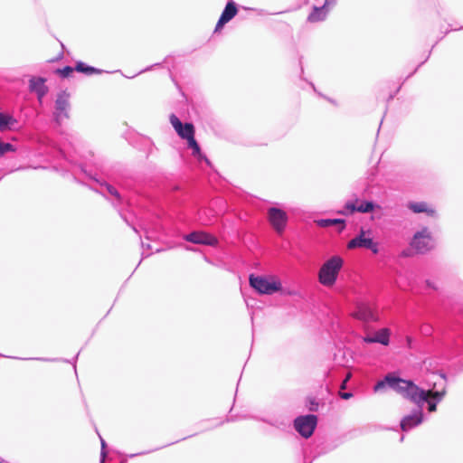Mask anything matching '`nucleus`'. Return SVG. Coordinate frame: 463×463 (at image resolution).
<instances>
[{
  "instance_id": "1",
  "label": "nucleus",
  "mask_w": 463,
  "mask_h": 463,
  "mask_svg": "<svg viewBox=\"0 0 463 463\" xmlns=\"http://www.w3.org/2000/svg\"><path fill=\"white\" fill-rule=\"evenodd\" d=\"M386 386L417 405V409L414 410L411 414L404 416L401 420V429L402 431H409L421 424L423 421L422 408L425 402L428 401V392L414 384L411 381L402 379L395 376L393 373H388L383 380L378 381L373 386V392H378Z\"/></svg>"
},
{
  "instance_id": "2",
  "label": "nucleus",
  "mask_w": 463,
  "mask_h": 463,
  "mask_svg": "<svg viewBox=\"0 0 463 463\" xmlns=\"http://www.w3.org/2000/svg\"><path fill=\"white\" fill-rule=\"evenodd\" d=\"M344 264L340 256H333L327 260L320 268L318 272L319 282L326 287H332L336 279L339 271Z\"/></svg>"
},
{
  "instance_id": "3",
  "label": "nucleus",
  "mask_w": 463,
  "mask_h": 463,
  "mask_svg": "<svg viewBox=\"0 0 463 463\" xmlns=\"http://www.w3.org/2000/svg\"><path fill=\"white\" fill-rule=\"evenodd\" d=\"M250 285L258 293L272 295L281 289V282L273 276H254L251 274L249 278Z\"/></svg>"
},
{
  "instance_id": "4",
  "label": "nucleus",
  "mask_w": 463,
  "mask_h": 463,
  "mask_svg": "<svg viewBox=\"0 0 463 463\" xmlns=\"http://www.w3.org/2000/svg\"><path fill=\"white\" fill-rule=\"evenodd\" d=\"M411 247L420 254H424L435 248V240L427 227L415 232L411 241Z\"/></svg>"
},
{
  "instance_id": "5",
  "label": "nucleus",
  "mask_w": 463,
  "mask_h": 463,
  "mask_svg": "<svg viewBox=\"0 0 463 463\" xmlns=\"http://www.w3.org/2000/svg\"><path fill=\"white\" fill-rule=\"evenodd\" d=\"M369 235L370 231L361 230L357 236L349 241L347 244L348 249L364 248L372 250L374 254H377L379 251L378 243L374 242Z\"/></svg>"
},
{
  "instance_id": "6",
  "label": "nucleus",
  "mask_w": 463,
  "mask_h": 463,
  "mask_svg": "<svg viewBox=\"0 0 463 463\" xmlns=\"http://www.w3.org/2000/svg\"><path fill=\"white\" fill-rule=\"evenodd\" d=\"M317 422L316 415L299 416L294 420V427L302 437L307 439L313 434Z\"/></svg>"
},
{
  "instance_id": "7",
  "label": "nucleus",
  "mask_w": 463,
  "mask_h": 463,
  "mask_svg": "<svg viewBox=\"0 0 463 463\" xmlns=\"http://www.w3.org/2000/svg\"><path fill=\"white\" fill-rule=\"evenodd\" d=\"M70 95L65 91H61L57 95L55 100L54 119L58 124H61L64 119L69 118V102Z\"/></svg>"
},
{
  "instance_id": "8",
  "label": "nucleus",
  "mask_w": 463,
  "mask_h": 463,
  "mask_svg": "<svg viewBox=\"0 0 463 463\" xmlns=\"http://www.w3.org/2000/svg\"><path fill=\"white\" fill-rule=\"evenodd\" d=\"M336 4V0H326L313 4V11L309 14L307 21L310 23H317L324 21L330 10Z\"/></svg>"
},
{
  "instance_id": "9",
  "label": "nucleus",
  "mask_w": 463,
  "mask_h": 463,
  "mask_svg": "<svg viewBox=\"0 0 463 463\" xmlns=\"http://www.w3.org/2000/svg\"><path fill=\"white\" fill-rule=\"evenodd\" d=\"M365 335L362 340L366 344H381L388 345L390 343L391 331L389 328H382L375 332H371L369 328L364 329Z\"/></svg>"
},
{
  "instance_id": "10",
  "label": "nucleus",
  "mask_w": 463,
  "mask_h": 463,
  "mask_svg": "<svg viewBox=\"0 0 463 463\" xmlns=\"http://www.w3.org/2000/svg\"><path fill=\"white\" fill-rule=\"evenodd\" d=\"M375 204L372 202H364L359 201L355 199L354 201H348L345 203V207L342 211L339 212L341 214H352L354 212L359 213H371L373 211Z\"/></svg>"
},
{
  "instance_id": "11",
  "label": "nucleus",
  "mask_w": 463,
  "mask_h": 463,
  "mask_svg": "<svg viewBox=\"0 0 463 463\" xmlns=\"http://www.w3.org/2000/svg\"><path fill=\"white\" fill-rule=\"evenodd\" d=\"M170 123L178 136L183 139H186L192 135H194V125L192 123H185L184 125L175 114L170 116Z\"/></svg>"
},
{
  "instance_id": "12",
  "label": "nucleus",
  "mask_w": 463,
  "mask_h": 463,
  "mask_svg": "<svg viewBox=\"0 0 463 463\" xmlns=\"http://www.w3.org/2000/svg\"><path fill=\"white\" fill-rule=\"evenodd\" d=\"M269 220L273 226V228L278 232H281L287 222V214L280 209L278 208H270L269 210Z\"/></svg>"
},
{
  "instance_id": "13",
  "label": "nucleus",
  "mask_w": 463,
  "mask_h": 463,
  "mask_svg": "<svg viewBox=\"0 0 463 463\" xmlns=\"http://www.w3.org/2000/svg\"><path fill=\"white\" fill-rule=\"evenodd\" d=\"M184 240L195 244L213 246L217 243L215 237L202 232H193L184 236Z\"/></svg>"
},
{
  "instance_id": "14",
  "label": "nucleus",
  "mask_w": 463,
  "mask_h": 463,
  "mask_svg": "<svg viewBox=\"0 0 463 463\" xmlns=\"http://www.w3.org/2000/svg\"><path fill=\"white\" fill-rule=\"evenodd\" d=\"M354 317L364 322L376 321L378 319L373 307L364 303L357 305L356 310L354 312Z\"/></svg>"
},
{
  "instance_id": "15",
  "label": "nucleus",
  "mask_w": 463,
  "mask_h": 463,
  "mask_svg": "<svg viewBox=\"0 0 463 463\" xmlns=\"http://www.w3.org/2000/svg\"><path fill=\"white\" fill-rule=\"evenodd\" d=\"M436 383L433 384L432 388H429L428 390H424L428 392V410L430 412H434L437 410V403L439 402L445 396L446 391L443 389L441 391H434Z\"/></svg>"
},
{
  "instance_id": "16",
  "label": "nucleus",
  "mask_w": 463,
  "mask_h": 463,
  "mask_svg": "<svg viewBox=\"0 0 463 463\" xmlns=\"http://www.w3.org/2000/svg\"><path fill=\"white\" fill-rule=\"evenodd\" d=\"M407 207L414 213H424L430 217H438L436 210L425 202H409Z\"/></svg>"
},
{
  "instance_id": "17",
  "label": "nucleus",
  "mask_w": 463,
  "mask_h": 463,
  "mask_svg": "<svg viewBox=\"0 0 463 463\" xmlns=\"http://www.w3.org/2000/svg\"><path fill=\"white\" fill-rule=\"evenodd\" d=\"M236 14L237 7L234 2H229L221 14V17L215 27V32L221 30L225 24L230 22L236 15Z\"/></svg>"
},
{
  "instance_id": "18",
  "label": "nucleus",
  "mask_w": 463,
  "mask_h": 463,
  "mask_svg": "<svg viewBox=\"0 0 463 463\" xmlns=\"http://www.w3.org/2000/svg\"><path fill=\"white\" fill-rule=\"evenodd\" d=\"M30 90L37 95L40 103L43 102V97L48 92V88L45 85V80L43 78H32L30 80Z\"/></svg>"
},
{
  "instance_id": "19",
  "label": "nucleus",
  "mask_w": 463,
  "mask_h": 463,
  "mask_svg": "<svg viewBox=\"0 0 463 463\" xmlns=\"http://www.w3.org/2000/svg\"><path fill=\"white\" fill-rule=\"evenodd\" d=\"M97 183L99 184V192L100 194H102L104 196L111 195L116 199L118 203H121V196L114 186L107 183H99V181H97Z\"/></svg>"
},
{
  "instance_id": "20",
  "label": "nucleus",
  "mask_w": 463,
  "mask_h": 463,
  "mask_svg": "<svg viewBox=\"0 0 463 463\" xmlns=\"http://www.w3.org/2000/svg\"><path fill=\"white\" fill-rule=\"evenodd\" d=\"M317 224L319 227H329L332 225H339V232L343 231L345 228V221L342 219H319L316 221Z\"/></svg>"
},
{
  "instance_id": "21",
  "label": "nucleus",
  "mask_w": 463,
  "mask_h": 463,
  "mask_svg": "<svg viewBox=\"0 0 463 463\" xmlns=\"http://www.w3.org/2000/svg\"><path fill=\"white\" fill-rule=\"evenodd\" d=\"M75 70L77 71H79V72H82V73H85V74H88V75H90V74H93V73H101L102 72L101 70H99V69H96L94 67L86 65L82 61H78L76 63Z\"/></svg>"
},
{
  "instance_id": "22",
  "label": "nucleus",
  "mask_w": 463,
  "mask_h": 463,
  "mask_svg": "<svg viewBox=\"0 0 463 463\" xmlns=\"http://www.w3.org/2000/svg\"><path fill=\"white\" fill-rule=\"evenodd\" d=\"M16 121L13 118V117L0 113V130L4 131L13 126Z\"/></svg>"
},
{
  "instance_id": "23",
  "label": "nucleus",
  "mask_w": 463,
  "mask_h": 463,
  "mask_svg": "<svg viewBox=\"0 0 463 463\" xmlns=\"http://www.w3.org/2000/svg\"><path fill=\"white\" fill-rule=\"evenodd\" d=\"M75 69L71 66H65L63 69L57 70V73H59L62 78H67L71 76Z\"/></svg>"
},
{
  "instance_id": "24",
  "label": "nucleus",
  "mask_w": 463,
  "mask_h": 463,
  "mask_svg": "<svg viewBox=\"0 0 463 463\" xmlns=\"http://www.w3.org/2000/svg\"><path fill=\"white\" fill-rule=\"evenodd\" d=\"M193 156H196L199 160H204L208 165L209 160L201 153L199 145L193 148Z\"/></svg>"
},
{
  "instance_id": "25",
  "label": "nucleus",
  "mask_w": 463,
  "mask_h": 463,
  "mask_svg": "<svg viewBox=\"0 0 463 463\" xmlns=\"http://www.w3.org/2000/svg\"><path fill=\"white\" fill-rule=\"evenodd\" d=\"M187 142H188V146L190 148H194L196 146H198V143L196 142V140L194 139V135H192L191 137H189L188 138H186Z\"/></svg>"
},
{
  "instance_id": "26",
  "label": "nucleus",
  "mask_w": 463,
  "mask_h": 463,
  "mask_svg": "<svg viewBox=\"0 0 463 463\" xmlns=\"http://www.w3.org/2000/svg\"><path fill=\"white\" fill-rule=\"evenodd\" d=\"M100 440H101V453H100V456H101V461L100 463H104V458L106 457V442L104 441V439L102 438H100Z\"/></svg>"
},
{
  "instance_id": "27",
  "label": "nucleus",
  "mask_w": 463,
  "mask_h": 463,
  "mask_svg": "<svg viewBox=\"0 0 463 463\" xmlns=\"http://www.w3.org/2000/svg\"><path fill=\"white\" fill-rule=\"evenodd\" d=\"M339 396L344 400H348L349 398H351L353 396V393L352 392H340Z\"/></svg>"
},
{
  "instance_id": "28",
  "label": "nucleus",
  "mask_w": 463,
  "mask_h": 463,
  "mask_svg": "<svg viewBox=\"0 0 463 463\" xmlns=\"http://www.w3.org/2000/svg\"><path fill=\"white\" fill-rule=\"evenodd\" d=\"M351 377V374L348 373L345 377V379L343 381L342 384H341V389H345V385H346V383L347 381L350 379Z\"/></svg>"
},
{
  "instance_id": "29",
  "label": "nucleus",
  "mask_w": 463,
  "mask_h": 463,
  "mask_svg": "<svg viewBox=\"0 0 463 463\" xmlns=\"http://www.w3.org/2000/svg\"><path fill=\"white\" fill-rule=\"evenodd\" d=\"M32 359L33 360L45 361V362L54 361V359H49V358H32Z\"/></svg>"
},
{
  "instance_id": "30",
  "label": "nucleus",
  "mask_w": 463,
  "mask_h": 463,
  "mask_svg": "<svg viewBox=\"0 0 463 463\" xmlns=\"http://www.w3.org/2000/svg\"><path fill=\"white\" fill-rule=\"evenodd\" d=\"M427 285H428V287H430V288H436L434 287V285H433L431 282H430L429 280L427 281Z\"/></svg>"
},
{
  "instance_id": "31",
  "label": "nucleus",
  "mask_w": 463,
  "mask_h": 463,
  "mask_svg": "<svg viewBox=\"0 0 463 463\" xmlns=\"http://www.w3.org/2000/svg\"><path fill=\"white\" fill-rule=\"evenodd\" d=\"M326 0H315V3L314 4H317L318 2H325Z\"/></svg>"
},
{
  "instance_id": "32",
  "label": "nucleus",
  "mask_w": 463,
  "mask_h": 463,
  "mask_svg": "<svg viewBox=\"0 0 463 463\" xmlns=\"http://www.w3.org/2000/svg\"><path fill=\"white\" fill-rule=\"evenodd\" d=\"M142 453H139L138 455H141ZM137 454H132L131 457H135L137 456Z\"/></svg>"
},
{
  "instance_id": "33",
  "label": "nucleus",
  "mask_w": 463,
  "mask_h": 463,
  "mask_svg": "<svg viewBox=\"0 0 463 463\" xmlns=\"http://www.w3.org/2000/svg\"><path fill=\"white\" fill-rule=\"evenodd\" d=\"M0 463H3V462L0 461Z\"/></svg>"
}]
</instances>
